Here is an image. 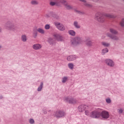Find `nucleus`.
Listing matches in <instances>:
<instances>
[{"label": "nucleus", "mask_w": 124, "mask_h": 124, "mask_svg": "<svg viewBox=\"0 0 124 124\" xmlns=\"http://www.w3.org/2000/svg\"><path fill=\"white\" fill-rule=\"evenodd\" d=\"M4 28L8 31H17V26L14 24L13 20H9L4 25Z\"/></svg>", "instance_id": "obj_1"}, {"label": "nucleus", "mask_w": 124, "mask_h": 124, "mask_svg": "<svg viewBox=\"0 0 124 124\" xmlns=\"http://www.w3.org/2000/svg\"><path fill=\"white\" fill-rule=\"evenodd\" d=\"M95 19L97 20L98 22L103 23V22L105 21V16L103 15V14L100 12H98L95 15Z\"/></svg>", "instance_id": "obj_2"}, {"label": "nucleus", "mask_w": 124, "mask_h": 124, "mask_svg": "<svg viewBox=\"0 0 124 124\" xmlns=\"http://www.w3.org/2000/svg\"><path fill=\"white\" fill-rule=\"evenodd\" d=\"M71 46L73 47H75V46H77V45H79L80 44H82V39H80V37H77L74 38L71 41Z\"/></svg>", "instance_id": "obj_3"}, {"label": "nucleus", "mask_w": 124, "mask_h": 124, "mask_svg": "<svg viewBox=\"0 0 124 124\" xmlns=\"http://www.w3.org/2000/svg\"><path fill=\"white\" fill-rule=\"evenodd\" d=\"M53 115L57 119H60V118H62V117L66 116V113L63 110H58L55 112Z\"/></svg>", "instance_id": "obj_4"}, {"label": "nucleus", "mask_w": 124, "mask_h": 124, "mask_svg": "<svg viewBox=\"0 0 124 124\" xmlns=\"http://www.w3.org/2000/svg\"><path fill=\"white\" fill-rule=\"evenodd\" d=\"M54 25L59 31H65V27L64 26V25H63V24L61 23L60 22H54Z\"/></svg>", "instance_id": "obj_5"}, {"label": "nucleus", "mask_w": 124, "mask_h": 124, "mask_svg": "<svg viewBox=\"0 0 124 124\" xmlns=\"http://www.w3.org/2000/svg\"><path fill=\"white\" fill-rule=\"evenodd\" d=\"M64 101L68 102L70 104H76V103H77V100L71 97H66Z\"/></svg>", "instance_id": "obj_6"}, {"label": "nucleus", "mask_w": 124, "mask_h": 124, "mask_svg": "<svg viewBox=\"0 0 124 124\" xmlns=\"http://www.w3.org/2000/svg\"><path fill=\"white\" fill-rule=\"evenodd\" d=\"M100 117H101L103 120H107L109 117V112L107 111L104 110L100 113Z\"/></svg>", "instance_id": "obj_7"}, {"label": "nucleus", "mask_w": 124, "mask_h": 124, "mask_svg": "<svg viewBox=\"0 0 124 124\" xmlns=\"http://www.w3.org/2000/svg\"><path fill=\"white\" fill-rule=\"evenodd\" d=\"M90 117L93 119H98L100 117V113L96 110H94L91 112Z\"/></svg>", "instance_id": "obj_8"}, {"label": "nucleus", "mask_w": 124, "mask_h": 124, "mask_svg": "<svg viewBox=\"0 0 124 124\" xmlns=\"http://www.w3.org/2000/svg\"><path fill=\"white\" fill-rule=\"evenodd\" d=\"M105 63L110 67H114L115 66V62L111 59H106L105 61Z\"/></svg>", "instance_id": "obj_9"}, {"label": "nucleus", "mask_w": 124, "mask_h": 124, "mask_svg": "<svg viewBox=\"0 0 124 124\" xmlns=\"http://www.w3.org/2000/svg\"><path fill=\"white\" fill-rule=\"evenodd\" d=\"M60 2L62 4H64V7L66 9L69 10L72 9L73 8V7H72V6L68 4V3L66 2V1L65 0H60Z\"/></svg>", "instance_id": "obj_10"}, {"label": "nucleus", "mask_w": 124, "mask_h": 124, "mask_svg": "<svg viewBox=\"0 0 124 124\" xmlns=\"http://www.w3.org/2000/svg\"><path fill=\"white\" fill-rule=\"evenodd\" d=\"M78 58V56L76 55H70L67 57V61L68 62H73L75 60H77Z\"/></svg>", "instance_id": "obj_11"}, {"label": "nucleus", "mask_w": 124, "mask_h": 124, "mask_svg": "<svg viewBox=\"0 0 124 124\" xmlns=\"http://www.w3.org/2000/svg\"><path fill=\"white\" fill-rule=\"evenodd\" d=\"M89 107L87 105H81L78 107L79 112H84L85 110H87Z\"/></svg>", "instance_id": "obj_12"}, {"label": "nucleus", "mask_w": 124, "mask_h": 124, "mask_svg": "<svg viewBox=\"0 0 124 124\" xmlns=\"http://www.w3.org/2000/svg\"><path fill=\"white\" fill-rule=\"evenodd\" d=\"M53 36L57 41H62V40H63L62 36L60 34H55Z\"/></svg>", "instance_id": "obj_13"}, {"label": "nucleus", "mask_w": 124, "mask_h": 124, "mask_svg": "<svg viewBox=\"0 0 124 124\" xmlns=\"http://www.w3.org/2000/svg\"><path fill=\"white\" fill-rule=\"evenodd\" d=\"M32 48L34 50H40L42 48V46L39 44H35L32 46Z\"/></svg>", "instance_id": "obj_14"}, {"label": "nucleus", "mask_w": 124, "mask_h": 124, "mask_svg": "<svg viewBox=\"0 0 124 124\" xmlns=\"http://www.w3.org/2000/svg\"><path fill=\"white\" fill-rule=\"evenodd\" d=\"M107 36L108 37H110L111 39H113V40H118L119 39V38L116 36V35H113L110 33H108L107 34Z\"/></svg>", "instance_id": "obj_15"}, {"label": "nucleus", "mask_w": 124, "mask_h": 124, "mask_svg": "<svg viewBox=\"0 0 124 124\" xmlns=\"http://www.w3.org/2000/svg\"><path fill=\"white\" fill-rule=\"evenodd\" d=\"M61 0H60L59 1H57L56 2L53 1H51L50 2V5H52V6H54V5H55V4L57 5V6H60V5H61Z\"/></svg>", "instance_id": "obj_16"}, {"label": "nucleus", "mask_w": 124, "mask_h": 124, "mask_svg": "<svg viewBox=\"0 0 124 124\" xmlns=\"http://www.w3.org/2000/svg\"><path fill=\"white\" fill-rule=\"evenodd\" d=\"M42 89H43V82H41L37 91V92H41V91H42Z\"/></svg>", "instance_id": "obj_17"}, {"label": "nucleus", "mask_w": 124, "mask_h": 124, "mask_svg": "<svg viewBox=\"0 0 124 124\" xmlns=\"http://www.w3.org/2000/svg\"><path fill=\"white\" fill-rule=\"evenodd\" d=\"M21 39L23 42H27V40H28V38H27V35H26L25 34L22 35Z\"/></svg>", "instance_id": "obj_18"}, {"label": "nucleus", "mask_w": 124, "mask_h": 124, "mask_svg": "<svg viewBox=\"0 0 124 124\" xmlns=\"http://www.w3.org/2000/svg\"><path fill=\"white\" fill-rule=\"evenodd\" d=\"M69 34L70 35H71V36H75L76 34V32H75V31H74V30H69L68 31Z\"/></svg>", "instance_id": "obj_19"}, {"label": "nucleus", "mask_w": 124, "mask_h": 124, "mask_svg": "<svg viewBox=\"0 0 124 124\" xmlns=\"http://www.w3.org/2000/svg\"><path fill=\"white\" fill-rule=\"evenodd\" d=\"M80 1H81V2H83L84 5H85V6H87V7H92V5L88 4L87 3V2L86 1V0H79Z\"/></svg>", "instance_id": "obj_20"}, {"label": "nucleus", "mask_w": 124, "mask_h": 124, "mask_svg": "<svg viewBox=\"0 0 124 124\" xmlns=\"http://www.w3.org/2000/svg\"><path fill=\"white\" fill-rule=\"evenodd\" d=\"M109 31L112 33V34H117L118 33V31H116V30L113 29V28H110L109 29Z\"/></svg>", "instance_id": "obj_21"}, {"label": "nucleus", "mask_w": 124, "mask_h": 124, "mask_svg": "<svg viewBox=\"0 0 124 124\" xmlns=\"http://www.w3.org/2000/svg\"><path fill=\"white\" fill-rule=\"evenodd\" d=\"M93 42L92 41H86V45L89 46V47H91L93 46Z\"/></svg>", "instance_id": "obj_22"}, {"label": "nucleus", "mask_w": 124, "mask_h": 124, "mask_svg": "<svg viewBox=\"0 0 124 124\" xmlns=\"http://www.w3.org/2000/svg\"><path fill=\"white\" fill-rule=\"evenodd\" d=\"M108 52H109V49H108V48H104L102 50V54L104 55L105 54H106V53H108Z\"/></svg>", "instance_id": "obj_23"}, {"label": "nucleus", "mask_w": 124, "mask_h": 124, "mask_svg": "<svg viewBox=\"0 0 124 124\" xmlns=\"http://www.w3.org/2000/svg\"><path fill=\"white\" fill-rule=\"evenodd\" d=\"M37 31H38V32H39L40 33H41L42 34H44V33H45V31L42 28H38L37 30Z\"/></svg>", "instance_id": "obj_24"}, {"label": "nucleus", "mask_w": 124, "mask_h": 124, "mask_svg": "<svg viewBox=\"0 0 124 124\" xmlns=\"http://www.w3.org/2000/svg\"><path fill=\"white\" fill-rule=\"evenodd\" d=\"M74 26L76 29H80V25L78 24V22L74 21Z\"/></svg>", "instance_id": "obj_25"}, {"label": "nucleus", "mask_w": 124, "mask_h": 124, "mask_svg": "<svg viewBox=\"0 0 124 124\" xmlns=\"http://www.w3.org/2000/svg\"><path fill=\"white\" fill-rule=\"evenodd\" d=\"M67 79H68V78H67V77H63L62 78V83L64 84V83H65L66 81H67Z\"/></svg>", "instance_id": "obj_26"}, {"label": "nucleus", "mask_w": 124, "mask_h": 124, "mask_svg": "<svg viewBox=\"0 0 124 124\" xmlns=\"http://www.w3.org/2000/svg\"><path fill=\"white\" fill-rule=\"evenodd\" d=\"M68 66L70 69H73V67H74V64L73 63H69L68 64Z\"/></svg>", "instance_id": "obj_27"}, {"label": "nucleus", "mask_w": 124, "mask_h": 124, "mask_svg": "<svg viewBox=\"0 0 124 124\" xmlns=\"http://www.w3.org/2000/svg\"><path fill=\"white\" fill-rule=\"evenodd\" d=\"M33 36L34 37V38L37 36V31H36L35 29L33 30Z\"/></svg>", "instance_id": "obj_28"}, {"label": "nucleus", "mask_w": 124, "mask_h": 124, "mask_svg": "<svg viewBox=\"0 0 124 124\" xmlns=\"http://www.w3.org/2000/svg\"><path fill=\"white\" fill-rule=\"evenodd\" d=\"M102 45L104 46V47H108L110 46V44L106 42H102Z\"/></svg>", "instance_id": "obj_29"}, {"label": "nucleus", "mask_w": 124, "mask_h": 124, "mask_svg": "<svg viewBox=\"0 0 124 124\" xmlns=\"http://www.w3.org/2000/svg\"><path fill=\"white\" fill-rule=\"evenodd\" d=\"M31 4H32V5H37V4H38V1L35 0H33L31 1Z\"/></svg>", "instance_id": "obj_30"}, {"label": "nucleus", "mask_w": 124, "mask_h": 124, "mask_svg": "<svg viewBox=\"0 0 124 124\" xmlns=\"http://www.w3.org/2000/svg\"><path fill=\"white\" fill-rule=\"evenodd\" d=\"M52 16H53V18H54L55 19H56V20H59V19H60V16H59L57 14H54V15H53Z\"/></svg>", "instance_id": "obj_31"}, {"label": "nucleus", "mask_w": 124, "mask_h": 124, "mask_svg": "<svg viewBox=\"0 0 124 124\" xmlns=\"http://www.w3.org/2000/svg\"><path fill=\"white\" fill-rule=\"evenodd\" d=\"M106 17H108V18H115L114 16L110 14H106Z\"/></svg>", "instance_id": "obj_32"}, {"label": "nucleus", "mask_w": 124, "mask_h": 124, "mask_svg": "<svg viewBox=\"0 0 124 124\" xmlns=\"http://www.w3.org/2000/svg\"><path fill=\"white\" fill-rule=\"evenodd\" d=\"M48 41H49V42L50 45H53V44H54V43H55V42H54V41H53V39H52V38H49Z\"/></svg>", "instance_id": "obj_33"}, {"label": "nucleus", "mask_w": 124, "mask_h": 124, "mask_svg": "<svg viewBox=\"0 0 124 124\" xmlns=\"http://www.w3.org/2000/svg\"><path fill=\"white\" fill-rule=\"evenodd\" d=\"M85 113L87 116H91V112L89 110H85Z\"/></svg>", "instance_id": "obj_34"}, {"label": "nucleus", "mask_w": 124, "mask_h": 124, "mask_svg": "<svg viewBox=\"0 0 124 124\" xmlns=\"http://www.w3.org/2000/svg\"><path fill=\"white\" fill-rule=\"evenodd\" d=\"M45 30H49L50 29V25L46 24L45 26Z\"/></svg>", "instance_id": "obj_35"}, {"label": "nucleus", "mask_w": 124, "mask_h": 124, "mask_svg": "<svg viewBox=\"0 0 124 124\" xmlns=\"http://www.w3.org/2000/svg\"><path fill=\"white\" fill-rule=\"evenodd\" d=\"M29 123L31 124H34V120H33V119H30L29 120Z\"/></svg>", "instance_id": "obj_36"}, {"label": "nucleus", "mask_w": 124, "mask_h": 124, "mask_svg": "<svg viewBox=\"0 0 124 124\" xmlns=\"http://www.w3.org/2000/svg\"><path fill=\"white\" fill-rule=\"evenodd\" d=\"M121 27H124V19H123L120 23Z\"/></svg>", "instance_id": "obj_37"}, {"label": "nucleus", "mask_w": 124, "mask_h": 124, "mask_svg": "<svg viewBox=\"0 0 124 124\" xmlns=\"http://www.w3.org/2000/svg\"><path fill=\"white\" fill-rule=\"evenodd\" d=\"M106 102L107 103H111V99L110 98H108V99H106Z\"/></svg>", "instance_id": "obj_38"}, {"label": "nucleus", "mask_w": 124, "mask_h": 124, "mask_svg": "<svg viewBox=\"0 0 124 124\" xmlns=\"http://www.w3.org/2000/svg\"><path fill=\"white\" fill-rule=\"evenodd\" d=\"M118 113H119V114H122V113H123V109H122V108L118 109Z\"/></svg>", "instance_id": "obj_39"}, {"label": "nucleus", "mask_w": 124, "mask_h": 124, "mask_svg": "<svg viewBox=\"0 0 124 124\" xmlns=\"http://www.w3.org/2000/svg\"><path fill=\"white\" fill-rule=\"evenodd\" d=\"M77 12H78V13H79V14H84V13H83V12H80V11H77Z\"/></svg>", "instance_id": "obj_40"}, {"label": "nucleus", "mask_w": 124, "mask_h": 124, "mask_svg": "<svg viewBox=\"0 0 124 124\" xmlns=\"http://www.w3.org/2000/svg\"><path fill=\"white\" fill-rule=\"evenodd\" d=\"M3 97L2 96H0V99H2Z\"/></svg>", "instance_id": "obj_41"}, {"label": "nucleus", "mask_w": 124, "mask_h": 124, "mask_svg": "<svg viewBox=\"0 0 124 124\" xmlns=\"http://www.w3.org/2000/svg\"><path fill=\"white\" fill-rule=\"evenodd\" d=\"M93 1H95V2H97L98 0H93Z\"/></svg>", "instance_id": "obj_42"}, {"label": "nucleus", "mask_w": 124, "mask_h": 124, "mask_svg": "<svg viewBox=\"0 0 124 124\" xmlns=\"http://www.w3.org/2000/svg\"><path fill=\"white\" fill-rule=\"evenodd\" d=\"M44 113L45 114H47V111H45Z\"/></svg>", "instance_id": "obj_43"}, {"label": "nucleus", "mask_w": 124, "mask_h": 124, "mask_svg": "<svg viewBox=\"0 0 124 124\" xmlns=\"http://www.w3.org/2000/svg\"><path fill=\"white\" fill-rule=\"evenodd\" d=\"M1 31H2V30H1V28H0V32H1Z\"/></svg>", "instance_id": "obj_44"}, {"label": "nucleus", "mask_w": 124, "mask_h": 124, "mask_svg": "<svg viewBox=\"0 0 124 124\" xmlns=\"http://www.w3.org/2000/svg\"><path fill=\"white\" fill-rule=\"evenodd\" d=\"M0 49H1V46L0 45Z\"/></svg>", "instance_id": "obj_45"}, {"label": "nucleus", "mask_w": 124, "mask_h": 124, "mask_svg": "<svg viewBox=\"0 0 124 124\" xmlns=\"http://www.w3.org/2000/svg\"><path fill=\"white\" fill-rule=\"evenodd\" d=\"M124 1V0H123Z\"/></svg>", "instance_id": "obj_46"}]
</instances>
